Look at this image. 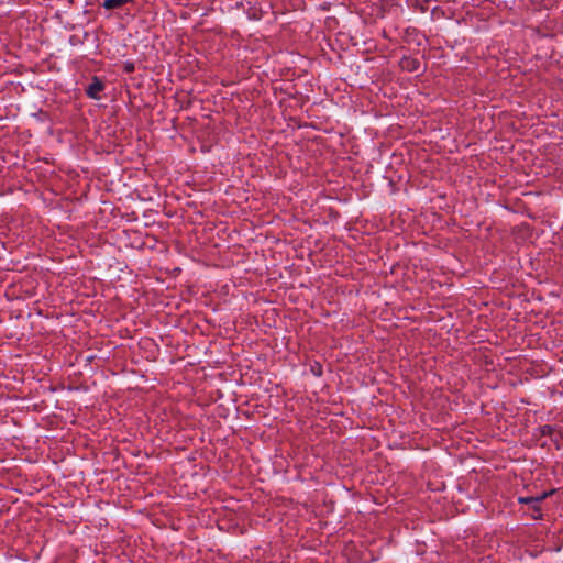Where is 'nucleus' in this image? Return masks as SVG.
Returning a JSON list of instances; mask_svg holds the SVG:
<instances>
[{
    "instance_id": "f257e3e1",
    "label": "nucleus",
    "mask_w": 563,
    "mask_h": 563,
    "mask_svg": "<svg viewBox=\"0 0 563 563\" xmlns=\"http://www.w3.org/2000/svg\"><path fill=\"white\" fill-rule=\"evenodd\" d=\"M545 495L537 496V497H520L519 503L531 505L533 511H539V503L543 500Z\"/></svg>"
},
{
    "instance_id": "f03ea898",
    "label": "nucleus",
    "mask_w": 563,
    "mask_h": 563,
    "mask_svg": "<svg viewBox=\"0 0 563 563\" xmlns=\"http://www.w3.org/2000/svg\"><path fill=\"white\" fill-rule=\"evenodd\" d=\"M103 89V84L99 80H95L93 82H91L88 88H87V93L88 96H90L91 98H99L98 95L99 92Z\"/></svg>"
},
{
    "instance_id": "7ed1b4c3",
    "label": "nucleus",
    "mask_w": 563,
    "mask_h": 563,
    "mask_svg": "<svg viewBox=\"0 0 563 563\" xmlns=\"http://www.w3.org/2000/svg\"><path fill=\"white\" fill-rule=\"evenodd\" d=\"M133 0H104L103 7L106 9H117L122 7L123 4L128 2H132Z\"/></svg>"
}]
</instances>
